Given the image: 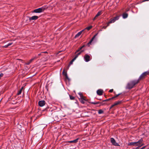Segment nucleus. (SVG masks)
<instances>
[{
  "mask_svg": "<svg viewBox=\"0 0 149 149\" xmlns=\"http://www.w3.org/2000/svg\"><path fill=\"white\" fill-rule=\"evenodd\" d=\"M12 44H13L12 43H9L8 44V45H7L8 46H10V45H11Z\"/></svg>",
  "mask_w": 149,
  "mask_h": 149,
  "instance_id": "obj_33",
  "label": "nucleus"
},
{
  "mask_svg": "<svg viewBox=\"0 0 149 149\" xmlns=\"http://www.w3.org/2000/svg\"><path fill=\"white\" fill-rule=\"evenodd\" d=\"M38 17L37 16H33L31 17H29V20L30 21L31 20H36L38 19Z\"/></svg>",
  "mask_w": 149,
  "mask_h": 149,
  "instance_id": "obj_10",
  "label": "nucleus"
},
{
  "mask_svg": "<svg viewBox=\"0 0 149 149\" xmlns=\"http://www.w3.org/2000/svg\"><path fill=\"white\" fill-rule=\"evenodd\" d=\"M91 103L92 104H98L99 103H100V102H91Z\"/></svg>",
  "mask_w": 149,
  "mask_h": 149,
  "instance_id": "obj_24",
  "label": "nucleus"
},
{
  "mask_svg": "<svg viewBox=\"0 0 149 149\" xmlns=\"http://www.w3.org/2000/svg\"><path fill=\"white\" fill-rule=\"evenodd\" d=\"M78 56H79L78 55H77V54L75 55V57L73 58L75 60L76 59V58L78 57Z\"/></svg>",
  "mask_w": 149,
  "mask_h": 149,
  "instance_id": "obj_29",
  "label": "nucleus"
},
{
  "mask_svg": "<svg viewBox=\"0 0 149 149\" xmlns=\"http://www.w3.org/2000/svg\"><path fill=\"white\" fill-rule=\"evenodd\" d=\"M84 51V50H81L80 52L81 53L82 52H83Z\"/></svg>",
  "mask_w": 149,
  "mask_h": 149,
  "instance_id": "obj_39",
  "label": "nucleus"
},
{
  "mask_svg": "<svg viewBox=\"0 0 149 149\" xmlns=\"http://www.w3.org/2000/svg\"><path fill=\"white\" fill-rule=\"evenodd\" d=\"M143 139L141 138L139 141L137 142H130L128 143V146H138L140 147L144 145L143 143Z\"/></svg>",
  "mask_w": 149,
  "mask_h": 149,
  "instance_id": "obj_1",
  "label": "nucleus"
},
{
  "mask_svg": "<svg viewBox=\"0 0 149 149\" xmlns=\"http://www.w3.org/2000/svg\"><path fill=\"white\" fill-rule=\"evenodd\" d=\"M85 46L84 45L83 46H82L79 49V50L80 51L81 50V49H82V48L84 47Z\"/></svg>",
  "mask_w": 149,
  "mask_h": 149,
  "instance_id": "obj_30",
  "label": "nucleus"
},
{
  "mask_svg": "<svg viewBox=\"0 0 149 149\" xmlns=\"http://www.w3.org/2000/svg\"><path fill=\"white\" fill-rule=\"evenodd\" d=\"M103 93V91L102 90L100 89L97 90V94L99 95H102Z\"/></svg>",
  "mask_w": 149,
  "mask_h": 149,
  "instance_id": "obj_12",
  "label": "nucleus"
},
{
  "mask_svg": "<svg viewBox=\"0 0 149 149\" xmlns=\"http://www.w3.org/2000/svg\"><path fill=\"white\" fill-rule=\"evenodd\" d=\"M112 99H113V98H109V99H106V100H103V102H104L105 101H108L110 100H112Z\"/></svg>",
  "mask_w": 149,
  "mask_h": 149,
  "instance_id": "obj_25",
  "label": "nucleus"
},
{
  "mask_svg": "<svg viewBox=\"0 0 149 149\" xmlns=\"http://www.w3.org/2000/svg\"><path fill=\"white\" fill-rule=\"evenodd\" d=\"M47 8L42 7L34 10L33 12L35 13H40L43 12Z\"/></svg>",
  "mask_w": 149,
  "mask_h": 149,
  "instance_id": "obj_4",
  "label": "nucleus"
},
{
  "mask_svg": "<svg viewBox=\"0 0 149 149\" xmlns=\"http://www.w3.org/2000/svg\"><path fill=\"white\" fill-rule=\"evenodd\" d=\"M79 51H80V50H79V49H78L76 51V52H75V54H76L77 52H79Z\"/></svg>",
  "mask_w": 149,
  "mask_h": 149,
  "instance_id": "obj_35",
  "label": "nucleus"
},
{
  "mask_svg": "<svg viewBox=\"0 0 149 149\" xmlns=\"http://www.w3.org/2000/svg\"><path fill=\"white\" fill-rule=\"evenodd\" d=\"M145 147H142L140 149H143Z\"/></svg>",
  "mask_w": 149,
  "mask_h": 149,
  "instance_id": "obj_41",
  "label": "nucleus"
},
{
  "mask_svg": "<svg viewBox=\"0 0 149 149\" xmlns=\"http://www.w3.org/2000/svg\"><path fill=\"white\" fill-rule=\"evenodd\" d=\"M139 82V80H134L130 81L128 83L127 86L126 88L128 89H131L134 87V86L138 84Z\"/></svg>",
  "mask_w": 149,
  "mask_h": 149,
  "instance_id": "obj_2",
  "label": "nucleus"
},
{
  "mask_svg": "<svg viewBox=\"0 0 149 149\" xmlns=\"http://www.w3.org/2000/svg\"><path fill=\"white\" fill-rule=\"evenodd\" d=\"M75 60L74 59V58H73L72 60V61L70 62L69 64V65H68V69L69 68V66L71 64H72L73 63V62Z\"/></svg>",
  "mask_w": 149,
  "mask_h": 149,
  "instance_id": "obj_21",
  "label": "nucleus"
},
{
  "mask_svg": "<svg viewBox=\"0 0 149 149\" xmlns=\"http://www.w3.org/2000/svg\"><path fill=\"white\" fill-rule=\"evenodd\" d=\"M70 99L71 100H73L74 99V97L73 96L70 95Z\"/></svg>",
  "mask_w": 149,
  "mask_h": 149,
  "instance_id": "obj_26",
  "label": "nucleus"
},
{
  "mask_svg": "<svg viewBox=\"0 0 149 149\" xmlns=\"http://www.w3.org/2000/svg\"><path fill=\"white\" fill-rule=\"evenodd\" d=\"M147 75H149L148 73V71L145 72L143 73L140 76L139 79L137 80H139V81L140 80L143 79H144L146 76Z\"/></svg>",
  "mask_w": 149,
  "mask_h": 149,
  "instance_id": "obj_5",
  "label": "nucleus"
},
{
  "mask_svg": "<svg viewBox=\"0 0 149 149\" xmlns=\"http://www.w3.org/2000/svg\"><path fill=\"white\" fill-rule=\"evenodd\" d=\"M36 57H35L33 58H32L31 59L29 60V61L27 62L26 64L27 65H29L34 59H36Z\"/></svg>",
  "mask_w": 149,
  "mask_h": 149,
  "instance_id": "obj_13",
  "label": "nucleus"
},
{
  "mask_svg": "<svg viewBox=\"0 0 149 149\" xmlns=\"http://www.w3.org/2000/svg\"><path fill=\"white\" fill-rule=\"evenodd\" d=\"M8 45H5L4 46H3V47H4V48H7L8 47Z\"/></svg>",
  "mask_w": 149,
  "mask_h": 149,
  "instance_id": "obj_32",
  "label": "nucleus"
},
{
  "mask_svg": "<svg viewBox=\"0 0 149 149\" xmlns=\"http://www.w3.org/2000/svg\"><path fill=\"white\" fill-rule=\"evenodd\" d=\"M111 142L112 143V144L114 146H118V144L116 142V141L115 139L113 138H111Z\"/></svg>",
  "mask_w": 149,
  "mask_h": 149,
  "instance_id": "obj_9",
  "label": "nucleus"
},
{
  "mask_svg": "<svg viewBox=\"0 0 149 149\" xmlns=\"http://www.w3.org/2000/svg\"><path fill=\"white\" fill-rule=\"evenodd\" d=\"M92 26H89L88 27L86 28L85 29H87L88 30H90L92 28Z\"/></svg>",
  "mask_w": 149,
  "mask_h": 149,
  "instance_id": "obj_23",
  "label": "nucleus"
},
{
  "mask_svg": "<svg viewBox=\"0 0 149 149\" xmlns=\"http://www.w3.org/2000/svg\"><path fill=\"white\" fill-rule=\"evenodd\" d=\"M98 34V33H96L95 35L90 40V42L88 43V45H89L90 44H91L92 42L93 41V40L95 38L96 36Z\"/></svg>",
  "mask_w": 149,
  "mask_h": 149,
  "instance_id": "obj_14",
  "label": "nucleus"
},
{
  "mask_svg": "<svg viewBox=\"0 0 149 149\" xmlns=\"http://www.w3.org/2000/svg\"><path fill=\"white\" fill-rule=\"evenodd\" d=\"M148 71V74H149V71Z\"/></svg>",
  "mask_w": 149,
  "mask_h": 149,
  "instance_id": "obj_44",
  "label": "nucleus"
},
{
  "mask_svg": "<svg viewBox=\"0 0 149 149\" xmlns=\"http://www.w3.org/2000/svg\"><path fill=\"white\" fill-rule=\"evenodd\" d=\"M122 101H118L115 102V103L112 104L111 107H110V109H111L114 106H115L117 105L120 104L122 103Z\"/></svg>",
  "mask_w": 149,
  "mask_h": 149,
  "instance_id": "obj_8",
  "label": "nucleus"
},
{
  "mask_svg": "<svg viewBox=\"0 0 149 149\" xmlns=\"http://www.w3.org/2000/svg\"><path fill=\"white\" fill-rule=\"evenodd\" d=\"M23 87H22L20 89V90L19 91L18 93H17V95H18L21 94V93H22V90L23 89Z\"/></svg>",
  "mask_w": 149,
  "mask_h": 149,
  "instance_id": "obj_19",
  "label": "nucleus"
},
{
  "mask_svg": "<svg viewBox=\"0 0 149 149\" xmlns=\"http://www.w3.org/2000/svg\"><path fill=\"white\" fill-rule=\"evenodd\" d=\"M79 94L80 97L79 99L80 102L82 104H84L85 103L84 101H87V100L86 99V97L84 96L81 93H79Z\"/></svg>",
  "mask_w": 149,
  "mask_h": 149,
  "instance_id": "obj_3",
  "label": "nucleus"
},
{
  "mask_svg": "<svg viewBox=\"0 0 149 149\" xmlns=\"http://www.w3.org/2000/svg\"><path fill=\"white\" fill-rule=\"evenodd\" d=\"M42 53H47V52H42Z\"/></svg>",
  "mask_w": 149,
  "mask_h": 149,
  "instance_id": "obj_42",
  "label": "nucleus"
},
{
  "mask_svg": "<svg viewBox=\"0 0 149 149\" xmlns=\"http://www.w3.org/2000/svg\"><path fill=\"white\" fill-rule=\"evenodd\" d=\"M119 18V16H117L114 17L113 18H111L110 21L109 22V23H112L114 22L116 20H118Z\"/></svg>",
  "mask_w": 149,
  "mask_h": 149,
  "instance_id": "obj_7",
  "label": "nucleus"
},
{
  "mask_svg": "<svg viewBox=\"0 0 149 149\" xmlns=\"http://www.w3.org/2000/svg\"><path fill=\"white\" fill-rule=\"evenodd\" d=\"M84 59L85 61L86 62L89 61L91 59L90 56L87 54H86L84 55Z\"/></svg>",
  "mask_w": 149,
  "mask_h": 149,
  "instance_id": "obj_6",
  "label": "nucleus"
},
{
  "mask_svg": "<svg viewBox=\"0 0 149 149\" xmlns=\"http://www.w3.org/2000/svg\"><path fill=\"white\" fill-rule=\"evenodd\" d=\"M113 91V89H110V90H109V92H112Z\"/></svg>",
  "mask_w": 149,
  "mask_h": 149,
  "instance_id": "obj_31",
  "label": "nucleus"
},
{
  "mask_svg": "<svg viewBox=\"0 0 149 149\" xmlns=\"http://www.w3.org/2000/svg\"><path fill=\"white\" fill-rule=\"evenodd\" d=\"M3 75V73H1L0 74V77H2Z\"/></svg>",
  "mask_w": 149,
  "mask_h": 149,
  "instance_id": "obj_34",
  "label": "nucleus"
},
{
  "mask_svg": "<svg viewBox=\"0 0 149 149\" xmlns=\"http://www.w3.org/2000/svg\"><path fill=\"white\" fill-rule=\"evenodd\" d=\"M103 111L102 109H100L98 110V113L99 114L102 113H103Z\"/></svg>",
  "mask_w": 149,
  "mask_h": 149,
  "instance_id": "obj_22",
  "label": "nucleus"
},
{
  "mask_svg": "<svg viewBox=\"0 0 149 149\" xmlns=\"http://www.w3.org/2000/svg\"><path fill=\"white\" fill-rule=\"evenodd\" d=\"M101 14V11H100V12H98L97 14V15H96V16H95V17H94V18L93 19V20H94L95 19L97 18L99 16H100V15Z\"/></svg>",
  "mask_w": 149,
  "mask_h": 149,
  "instance_id": "obj_16",
  "label": "nucleus"
},
{
  "mask_svg": "<svg viewBox=\"0 0 149 149\" xmlns=\"http://www.w3.org/2000/svg\"><path fill=\"white\" fill-rule=\"evenodd\" d=\"M100 105H103L106 104L104 102H103V101L102 102H100Z\"/></svg>",
  "mask_w": 149,
  "mask_h": 149,
  "instance_id": "obj_28",
  "label": "nucleus"
},
{
  "mask_svg": "<svg viewBox=\"0 0 149 149\" xmlns=\"http://www.w3.org/2000/svg\"><path fill=\"white\" fill-rule=\"evenodd\" d=\"M110 23H109V22L107 23V26H109V24H110Z\"/></svg>",
  "mask_w": 149,
  "mask_h": 149,
  "instance_id": "obj_38",
  "label": "nucleus"
},
{
  "mask_svg": "<svg viewBox=\"0 0 149 149\" xmlns=\"http://www.w3.org/2000/svg\"><path fill=\"white\" fill-rule=\"evenodd\" d=\"M128 14L126 13H124L123 15V18H126L128 16Z\"/></svg>",
  "mask_w": 149,
  "mask_h": 149,
  "instance_id": "obj_18",
  "label": "nucleus"
},
{
  "mask_svg": "<svg viewBox=\"0 0 149 149\" xmlns=\"http://www.w3.org/2000/svg\"><path fill=\"white\" fill-rule=\"evenodd\" d=\"M120 95V94H118L116 95L115 96H114L112 97V98H113V99H114V98L116 97H118L119 95Z\"/></svg>",
  "mask_w": 149,
  "mask_h": 149,
  "instance_id": "obj_27",
  "label": "nucleus"
},
{
  "mask_svg": "<svg viewBox=\"0 0 149 149\" xmlns=\"http://www.w3.org/2000/svg\"><path fill=\"white\" fill-rule=\"evenodd\" d=\"M107 27V26H104L103 28L104 29H106Z\"/></svg>",
  "mask_w": 149,
  "mask_h": 149,
  "instance_id": "obj_36",
  "label": "nucleus"
},
{
  "mask_svg": "<svg viewBox=\"0 0 149 149\" xmlns=\"http://www.w3.org/2000/svg\"><path fill=\"white\" fill-rule=\"evenodd\" d=\"M38 104L40 106L42 107L45 104V102L44 100L40 101L38 102Z\"/></svg>",
  "mask_w": 149,
  "mask_h": 149,
  "instance_id": "obj_11",
  "label": "nucleus"
},
{
  "mask_svg": "<svg viewBox=\"0 0 149 149\" xmlns=\"http://www.w3.org/2000/svg\"><path fill=\"white\" fill-rule=\"evenodd\" d=\"M62 73L63 75L65 76L66 78H68V77L67 73V71H65V69L63 70Z\"/></svg>",
  "mask_w": 149,
  "mask_h": 149,
  "instance_id": "obj_15",
  "label": "nucleus"
},
{
  "mask_svg": "<svg viewBox=\"0 0 149 149\" xmlns=\"http://www.w3.org/2000/svg\"><path fill=\"white\" fill-rule=\"evenodd\" d=\"M78 138H77L76 139L73 141H68V142L70 143H76L78 142Z\"/></svg>",
  "mask_w": 149,
  "mask_h": 149,
  "instance_id": "obj_17",
  "label": "nucleus"
},
{
  "mask_svg": "<svg viewBox=\"0 0 149 149\" xmlns=\"http://www.w3.org/2000/svg\"><path fill=\"white\" fill-rule=\"evenodd\" d=\"M41 55V53L39 54H38V55L39 56H40Z\"/></svg>",
  "mask_w": 149,
  "mask_h": 149,
  "instance_id": "obj_43",
  "label": "nucleus"
},
{
  "mask_svg": "<svg viewBox=\"0 0 149 149\" xmlns=\"http://www.w3.org/2000/svg\"><path fill=\"white\" fill-rule=\"evenodd\" d=\"M81 34V32H79L75 36L74 38H76L79 36Z\"/></svg>",
  "mask_w": 149,
  "mask_h": 149,
  "instance_id": "obj_20",
  "label": "nucleus"
},
{
  "mask_svg": "<svg viewBox=\"0 0 149 149\" xmlns=\"http://www.w3.org/2000/svg\"><path fill=\"white\" fill-rule=\"evenodd\" d=\"M84 30H85V29L83 30L82 31H80V32H81V33H82V32Z\"/></svg>",
  "mask_w": 149,
  "mask_h": 149,
  "instance_id": "obj_40",
  "label": "nucleus"
},
{
  "mask_svg": "<svg viewBox=\"0 0 149 149\" xmlns=\"http://www.w3.org/2000/svg\"><path fill=\"white\" fill-rule=\"evenodd\" d=\"M77 54V55H78V56H79V55H80L81 53V52H79V53H78Z\"/></svg>",
  "mask_w": 149,
  "mask_h": 149,
  "instance_id": "obj_37",
  "label": "nucleus"
}]
</instances>
